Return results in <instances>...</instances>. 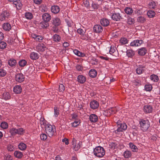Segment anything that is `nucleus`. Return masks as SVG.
<instances>
[{
  "mask_svg": "<svg viewBox=\"0 0 160 160\" xmlns=\"http://www.w3.org/2000/svg\"><path fill=\"white\" fill-rule=\"evenodd\" d=\"M140 129L143 132L147 131L150 126V122L147 119H141L139 121Z\"/></svg>",
  "mask_w": 160,
  "mask_h": 160,
  "instance_id": "f257e3e1",
  "label": "nucleus"
},
{
  "mask_svg": "<svg viewBox=\"0 0 160 160\" xmlns=\"http://www.w3.org/2000/svg\"><path fill=\"white\" fill-rule=\"evenodd\" d=\"M45 129L46 133L50 137H52L54 135L56 132L55 127L49 124H46Z\"/></svg>",
  "mask_w": 160,
  "mask_h": 160,
  "instance_id": "f03ea898",
  "label": "nucleus"
},
{
  "mask_svg": "<svg viewBox=\"0 0 160 160\" xmlns=\"http://www.w3.org/2000/svg\"><path fill=\"white\" fill-rule=\"evenodd\" d=\"M94 154L98 158L102 157L105 154V151L104 148L99 146L96 147L93 150Z\"/></svg>",
  "mask_w": 160,
  "mask_h": 160,
  "instance_id": "7ed1b4c3",
  "label": "nucleus"
},
{
  "mask_svg": "<svg viewBox=\"0 0 160 160\" xmlns=\"http://www.w3.org/2000/svg\"><path fill=\"white\" fill-rule=\"evenodd\" d=\"M10 132L12 136H14L16 134L22 135L25 133V130L22 128L18 129L13 128L11 129L10 130Z\"/></svg>",
  "mask_w": 160,
  "mask_h": 160,
  "instance_id": "20e7f679",
  "label": "nucleus"
},
{
  "mask_svg": "<svg viewBox=\"0 0 160 160\" xmlns=\"http://www.w3.org/2000/svg\"><path fill=\"white\" fill-rule=\"evenodd\" d=\"M127 127L126 124L124 123L118 125V128L117 130L114 131V133H117L118 132H122L127 129Z\"/></svg>",
  "mask_w": 160,
  "mask_h": 160,
  "instance_id": "39448f33",
  "label": "nucleus"
},
{
  "mask_svg": "<svg viewBox=\"0 0 160 160\" xmlns=\"http://www.w3.org/2000/svg\"><path fill=\"white\" fill-rule=\"evenodd\" d=\"M25 79V77L23 75L22 73H18L17 74L15 77L16 81L18 82H23Z\"/></svg>",
  "mask_w": 160,
  "mask_h": 160,
  "instance_id": "423d86ee",
  "label": "nucleus"
},
{
  "mask_svg": "<svg viewBox=\"0 0 160 160\" xmlns=\"http://www.w3.org/2000/svg\"><path fill=\"white\" fill-rule=\"evenodd\" d=\"M10 15L9 12L7 11H4L0 15V20L2 21L7 19Z\"/></svg>",
  "mask_w": 160,
  "mask_h": 160,
  "instance_id": "0eeeda50",
  "label": "nucleus"
},
{
  "mask_svg": "<svg viewBox=\"0 0 160 160\" xmlns=\"http://www.w3.org/2000/svg\"><path fill=\"white\" fill-rule=\"evenodd\" d=\"M143 42L142 40H136L132 42L130 44V45L132 47H138L141 45Z\"/></svg>",
  "mask_w": 160,
  "mask_h": 160,
  "instance_id": "6e6552de",
  "label": "nucleus"
},
{
  "mask_svg": "<svg viewBox=\"0 0 160 160\" xmlns=\"http://www.w3.org/2000/svg\"><path fill=\"white\" fill-rule=\"evenodd\" d=\"M112 18L114 21H118L122 18L121 16L119 13H114L112 15Z\"/></svg>",
  "mask_w": 160,
  "mask_h": 160,
  "instance_id": "1a4fd4ad",
  "label": "nucleus"
},
{
  "mask_svg": "<svg viewBox=\"0 0 160 160\" xmlns=\"http://www.w3.org/2000/svg\"><path fill=\"white\" fill-rule=\"evenodd\" d=\"M52 24L55 26H58L61 23V21L59 18H55L52 21Z\"/></svg>",
  "mask_w": 160,
  "mask_h": 160,
  "instance_id": "9d476101",
  "label": "nucleus"
},
{
  "mask_svg": "<svg viewBox=\"0 0 160 160\" xmlns=\"http://www.w3.org/2000/svg\"><path fill=\"white\" fill-rule=\"evenodd\" d=\"M51 18V15L47 13L43 14L42 15V19L44 21L48 22Z\"/></svg>",
  "mask_w": 160,
  "mask_h": 160,
  "instance_id": "9b49d317",
  "label": "nucleus"
},
{
  "mask_svg": "<svg viewBox=\"0 0 160 160\" xmlns=\"http://www.w3.org/2000/svg\"><path fill=\"white\" fill-rule=\"evenodd\" d=\"M93 31L96 33H100L102 31V28L100 25H95L93 28Z\"/></svg>",
  "mask_w": 160,
  "mask_h": 160,
  "instance_id": "f8f14e48",
  "label": "nucleus"
},
{
  "mask_svg": "<svg viewBox=\"0 0 160 160\" xmlns=\"http://www.w3.org/2000/svg\"><path fill=\"white\" fill-rule=\"evenodd\" d=\"M143 110L144 112L146 113H150L152 112V108L150 105H146L143 108Z\"/></svg>",
  "mask_w": 160,
  "mask_h": 160,
  "instance_id": "ddd939ff",
  "label": "nucleus"
},
{
  "mask_svg": "<svg viewBox=\"0 0 160 160\" xmlns=\"http://www.w3.org/2000/svg\"><path fill=\"white\" fill-rule=\"evenodd\" d=\"M60 9L58 6L54 5L51 7V11L53 13H58L60 11Z\"/></svg>",
  "mask_w": 160,
  "mask_h": 160,
  "instance_id": "4468645a",
  "label": "nucleus"
},
{
  "mask_svg": "<svg viewBox=\"0 0 160 160\" xmlns=\"http://www.w3.org/2000/svg\"><path fill=\"white\" fill-rule=\"evenodd\" d=\"M90 106L91 108L95 109L98 107L99 104L97 101L95 100L92 101L90 103Z\"/></svg>",
  "mask_w": 160,
  "mask_h": 160,
  "instance_id": "2eb2a0df",
  "label": "nucleus"
},
{
  "mask_svg": "<svg viewBox=\"0 0 160 160\" xmlns=\"http://www.w3.org/2000/svg\"><path fill=\"white\" fill-rule=\"evenodd\" d=\"M100 23L103 26H107L110 23L109 20L106 18H103L100 20Z\"/></svg>",
  "mask_w": 160,
  "mask_h": 160,
  "instance_id": "dca6fc26",
  "label": "nucleus"
},
{
  "mask_svg": "<svg viewBox=\"0 0 160 160\" xmlns=\"http://www.w3.org/2000/svg\"><path fill=\"white\" fill-rule=\"evenodd\" d=\"M46 47L42 43L38 44L36 47V49L38 51L43 52L45 51Z\"/></svg>",
  "mask_w": 160,
  "mask_h": 160,
  "instance_id": "f3484780",
  "label": "nucleus"
},
{
  "mask_svg": "<svg viewBox=\"0 0 160 160\" xmlns=\"http://www.w3.org/2000/svg\"><path fill=\"white\" fill-rule=\"evenodd\" d=\"M138 54L140 56H144L146 53L147 50L144 47L138 49Z\"/></svg>",
  "mask_w": 160,
  "mask_h": 160,
  "instance_id": "a211bd4d",
  "label": "nucleus"
},
{
  "mask_svg": "<svg viewBox=\"0 0 160 160\" xmlns=\"http://www.w3.org/2000/svg\"><path fill=\"white\" fill-rule=\"evenodd\" d=\"M89 120L91 122H96L98 120V116L95 114H91L89 116Z\"/></svg>",
  "mask_w": 160,
  "mask_h": 160,
  "instance_id": "6ab92c4d",
  "label": "nucleus"
},
{
  "mask_svg": "<svg viewBox=\"0 0 160 160\" xmlns=\"http://www.w3.org/2000/svg\"><path fill=\"white\" fill-rule=\"evenodd\" d=\"M97 74V71L95 69H92L89 72V75L90 77L94 78L96 77Z\"/></svg>",
  "mask_w": 160,
  "mask_h": 160,
  "instance_id": "aec40b11",
  "label": "nucleus"
},
{
  "mask_svg": "<svg viewBox=\"0 0 160 160\" xmlns=\"http://www.w3.org/2000/svg\"><path fill=\"white\" fill-rule=\"evenodd\" d=\"M135 55V52L132 49H128L127 51V55L129 58H132Z\"/></svg>",
  "mask_w": 160,
  "mask_h": 160,
  "instance_id": "412c9836",
  "label": "nucleus"
},
{
  "mask_svg": "<svg viewBox=\"0 0 160 160\" xmlns=\"http://www.w3.org/2000/svg\"><path fill=\"white\" fill-rule=\"evenodd\" d=\"M22 91L21 87L19 85L15 86L13 88V92L19 94Z\"/></svg>",
  "mask_w": 160,
  "mask_h": 160,
  "instance_id": "4be33fe9",
  "label": "nucleus"
},
{
  "mask_svg": "<svg viewBox=\"0 0 160 160\" xmlns=\"http://www.w3.org/2000/svg\"><path fill=\"white\" fill-rule=\"evenodd\" d=\"M77 79L78 82L81 83H84L86 80L85 77L82 75H79Z\"/></svg>",
  "mask_w": 160,
  "mask_h": 160,
  "instance_id": "5701e85b",
  "label": "nucleus"
},
{
  "mask_svg": "<svg viewBox=\"0 0 160 160\" xmlns=\"http://www.w3.org/2000/svg\"><path fill=\"white\" fill-rule=\"evenodd\" d=\"M17 63L16 60L13 58L10 59L8 61V64L11 67H14L15 66Z\"/></svg>",
  "mask_w": 160,
  "mask_h": 160,
  "instance_id": "b1692460",
  "label": "nucleus"
},
{
  "mask_svg": "<svg viewBox=\"0 0 160 160\" xmlns=\"http://www.w3.org/2000/svg\"><path fill=\"white\" fill-rule=\"evenodd\" d=\"M49 26V24L48 22L44 21L41 22L39 24V26L43 28H46Z\"/></svg>",
  "mask_w": 160,
  "mask_h": 160,
  "instance_id": "393cba45",
  "label": "nucleus"
},
{
  "mask_svg": "<svg viewBox=\"0 0 160 160\" xmlns=\"http://www.w3.org/2000/svg\"><path fill=\"white\" fill-rule=\"evenodd\" d=\"M74 53L79 57H84L86 56V54L77 49H74L73 50Z\"/></svg>",
  "mask_w": 160,
  "mask_h": 160,
  "instance_id": "a878e982",
  "label": "nucleus"
},
{
  "mask_svg": "<svg viewBox=\"0 0 160 160\" xmlns=\"http://www.w3.org/2000/svg\"><path fill=\"white\" fill-rule=\"evenodd\" d=\"M30 58L32 60H36L38 58L39 55L38 53L33 52L31 53Z\"/></svg>",
  "mask_w": 160,
  "mask_h": 160,
  "instance_id": "bb28decb",
  "label": "nucleus"
},
{
  "mask_svg": "<svg viewBox=\"0 0 160 160\" xmlns=\"http://www.w3.org/2000/svg\"><path fill=\"white\" fill-rule=\"evenodd\" d=\"M3 29L6 31H9L11 28V25L8 23H5L3 25Z\"/></svg>",
  "mask_w": 160,
  "mask_h": 160,
  "instance_id": "cd10ccee",
  "label": "nucleus"
},
{
  "mask_svg": "<svg viewBox=\"0 0 160 160\" xmlns=\"http://www.w3.org/2000/svg\"><path fill=\"white\" fill-rule=\"evenodd\" d=\"M129 146L130 148L131 149L132 151L133 152H136L138 151V148L132 143H129Z\"/></svg>",
  "mask_w": 160,
  "mask_h": 160,
  "instance_id": "c85d7f7f",
  "label": "nucleus"
},
{
  "mask_svg": "<svg viewBox=\"0 0 160 160\" xmlns=\"http://www.w3.org/2000/svg\"><path fill=\"white\" fill-rule=\"evenodd\" d=\"M32 36L36 41L40 42L43 39V37L40 36L33 34Z\"/></svg>",
  "mask_w": 160,
  "mask_h": 160,
  "instance_id": "c756f323",
  "label": "nucleus"
},
{
  "mask_svg": "<svg viewBox=\"0 0 160 160\" xmlns=\"http://www.w3.org/2000/svg\"><path fill=\"white\" fill-rule=\"evenodd\" d=\"M77 32L79 34L82 36H85V32H86V30L85 29L83 28V29L80 28L77 29Z\"/></svg>",
  "mask_w": 160,
  "mask_h": 160,
  "instance_id": "7c9ffc66",
  "label": "nucleus"
},
{
  "mask_svg": "<svg viewBox=\"0 0 160 160\" xmlns=\"http://www.w3.org/2000/svg\"><path fill=\"white\" fill-rule=\"evenodd\" d=\"M14 156L17 158H21L23 156L22 153L19 151H16L14 152Z\"/></svg>",
  "mask_w": 160,
  "mask_h": 160,
  "instance_id": "2f4dec72",
  "label": "nucleus"
},
{
  "mask_svg": "<svg viewBox=\"0 0 160 160\" xmlns=\"http://www.w3.org/2000/svg\"><path fill=\"white\" fill-rule=\"evenodd\" d=\"M13 4L18 8V7L20 8L22 5L20 0H15L13 2Z\"/></svg>",
  "mask_w": 160,
  "mask_h": 160,
  "instance_id": "473e14b6",
  "label": "nucleus"
},
{
  "mask_svg": "<svg viewBox=\"0 0 160 160\" xmlns=\"http://www.w3.org/2000/svg\"><path fill=\"white\" fill-rule=\"evenodd\" d=\"M18 148L21 150H24L27 148V145L23 142H20L18 145Z\"/></svg>",
  "mask_w": 160,
  "mask_h": 160,
  "instance_id": "72a5a7b5",
  "label": "nucleus"
},
{
  "mask_svg": "<svg viewBox=\"0 0 160 160\" xmlns=\"http://www.w3.org/2000/svg\"><path fill=\"white\" fill-rule=\"evenodd\" d=\"M146 20V18L143 16H142L138 17L137 18V22L141 23H144L145 22Z\"/></svg>",
  "mask_w": 160,
  "mask_h": 160,
  "instance_id": "f704fd0d",
  "label": "nucleus"
},
{
  "mask_svg": "<svg viewBox=\"0 0 160 160\" xmlns=\"http://www.w3.org/2000/svg\"><path fill=\"white\" fill-rule=\"evenodd\" d=\"M10 94L8 92L4 93L2 96V98L5 100H8L10 98Z\"/></svg>",
  "mask_w": 160,
  "mask_h": 160,
  "instance_id": "c9c22d12",
  "label": "nucleus"
},
{
  "mask_svg": "<svg viewBox=\"0 0 160 160\" xmlns=\"http://www.w3.org/2000/svg\"><path fill=\"white\" fill-rule=\"evenodd\" d=\"M52 38L55 42H58L60 41L61 40V37L58 35L55 34L53 36Z\"/></svg>",
  "mask_w": 160,
  "mask_h": 160,
  "instance_id": "e433bc0d",
  "label": "nucleus"
},
{
  "mask_svg": "<svg viewBox=\"0 0 160 160\" xmlns=\"http://www.w3.org/2000/svg\"><path fill=\"white\" fill-rule=\"evenodd\" d=\"M72 147H73L75 151H78L82 147V142H79L77 144L76 143L75 145Z\"/></svg>",
  "mask_w": 160,
  "mask_h": 160,
  "instance_id": "4c0bfd02",
  "label": "nucleus"
},
{
  "mask_svg": "<svg viewBox=\"0 0 160 160\" xmlns=\"http://www.w3.org/2000/svg\"><path fill=\"white\" fill-rule=\"evenodd\" d=\"M125 12L128 14H131L133 12V10L132 9L129 7H127L124 9Z\"/></svg>",
  "mask_w": 160,
  "mask_h": 160,
  "instance_id": "58836bf2",
  "label": "nucleus"
},
{
  "mask_svg": "<svg viewBox=\"0 0 160 160\" xmlns=\"http://www.w3.org/2000/svg\"><path fill=\"white\" fill-rule=\"evenodd\" d=\"M147 14L149 18H152L154 17L155 13L153 11L149 10L147 12Z\"/></svg>",
  "mask_w": 160,
  "mask_h": 160,
  "instance_id": "ea45409f",
  "label": "nucleus"
},
{
  "mask_svg": "<svg viewBox=\"0 0 160 160\" xmlns=\"http://www.w3.org/2000/svg\"><path fill=\"white\" fill-rule=\"evenodd\" d=\"M151 80L154 82H158L159 80L158 76L155 74H152L150 77Z\"/></svg>",
  "mask_w": 160,
  "mask_h": 160,
  "instance_id": "a19ab883",
  "label": "nucleus"
},
{
  "mask_svg": "<svg viewBox=\"0 0 160 160\" xmlns=\"http://www.w3.org/2000/svg\"><path fill=\"white\" fill-rule=\"evenodd\" d=\"M148 6L151 8L154 9L156 7V4L154 2L152 1L149 2Z\"/></svg>",
  "mask_w": 160,
  "mask_h": 160,
  "instance_id": "79ce46f5",
  "label": "nucleus"
},
{
  "mask_svg": "<svg viewBox=\"0 0 160 160\" xmlns=\"http://www.w3.org/2000/svg\"><path fill=\"white\" fill-rule=\"evenodd\" d=\"M128 40L125 38H121L119 40V42L122 44H125L128 43Z\"/></svg>",
  "mask_w": 160,
  "mask_h": 160,
  "instance_id": "37998d69",
  "label": "nucleus"
},
{
  "mask_svg": "<svg viewBox=\"0 0 160 160\" xmlns=\"http://www.w3.org/2000/svg\"><path fill=\"white\" fill-rule=\"evenodd\" d=\"M54 116L57 117L59 114V109L56 107L54 108Z\"/></svg>",
  "mask_w": 160,
  "mask_h": 160,
  "instance_id": "c03bdc74",
  "label": "nucleus"
},
{
  "mask_svg": "<svg viewBox=\"0 0 160 160\" xmlns=\"http://www.w3.org/2000/svg\"><path fill=\"white\" fill-rule=\"evenodd\" d=\"M27 63V61L25 60H20L18 62L19 65L21 67H23Z\"/></svg>",
  "mask_w": 160,
  "mask_h": 160,
  "instance_id": "a18cd8bd",
  "label": "nucleus"
},
{
  "mask_svg": "<svg viewBox=\"0 0 160 160\" xmlns=\"http://www.w3.org/2000/svg\"><path fill=\"white\" fill-rule=\"evenodd\" d=\"M0 126L2 128L6 129L8 127V124L7 122H3L1 123Z\"/></svg>",
  "mask_w": 160,
  "mask_h": 160,
  "instance_id": "49530a36",
  "label": "nucleus"
},
{
  "mask_svg": "<svg viewBox=\"0 0 160 160\" xmlns=\"http://www.w3.org/2000/svg\"><path fill=\"white\" fill-rule=\"evenodd\" d=\"M7 46L6 43L4 41L0 42V49H4L6 48Z\"/></svg>",
  "mask_w": 160,
  "mask_h": 160,
  "instance_id": "de8ad7c7",
  "label": "nucleus"
},
{
  "mask_svg": "<svg viewBox=\"0 0 160 160\" xmlns=\"http://www.w3.org/2000/svg\"><path fill=\"white\" fill-rule=\"evenodd\" d=\"M131 152L129 151H126L124 153V156L125 158H128L131 156Z\"/></svg>",
  "mask_w": 160,
  "mask_h": 160,
  "instance_id": "09e8293b",
  "label": "nucleus"
},
{
  "mask_svg": "<svg viewBox=\"0 0 160 160\" xmlns=\"http://www.w3.org/2000/svg\"><path fill=\"white\" fill-rule=\"evenodd\" d=\"M143 67H140L136 69L137 73L138 74H140L142 73L143 71Z\"/></svg>",
  "mask_w": 160,
  "mask_h": 160,
  "instance_id": "8fccbe9b",
  "label": "nucleus"
},
{
  "mask_svg": "<svg viewBox=\"0 0 160 160\" xmlns=\"http://www.w3.org/2000/svg\"><path fill=\"white\" fill-rule=\"evenodd\" d=\"M26 18L28 19H31L32 18V15L31 13L29 12H26L25 15Z\"/></svg>",
  "mask_w": 160,
  "mask_h": 160,
  "instance_id": "3c124183",
  "label": "nucleus"
},
{
  "mask_svg": "<svg viewBox=\"0 0 160 160\" xmlns=\"http://www.w3.org/2000/svg\"><path fill=\"white\" fill-rule=\"evenodd\" d=\"M4 160H12L13 158L11 155L6 154L4 156Z\"/></svg>",
  "mask_w": 160,
  "mask_h": 160,
  "instance_id": "603ef678",
  "label": "nucleus"
},
{
  "mask_svg": "<svg viewBox=\"0 0 160 160\" xmlns=\"http://www.w3.org/2000/svg\"><path fill=\"white\" fill-rule=\"evenodd\" d=\"M80 123V122L78 120L75 121L71 123L72 127H77Z\"/></svg>",
  "mask_w": 160,
  "mask_h": 160,
  "instance_id": "864d4df0",
  "label": "nucleus"
},
{
  "mask_svg": "<svg viewBox=\"0 0 160 160\" xmlns=\"http://www.w3.org/2000/svg\"><path fill=\"white\" fill-rule=\"evenodd\" d=\"M145 89L147 91H150L152 90V86L150 85H146L145 86Z\"/></svg>",
  "mask_w": 160,
  "mask_h": 160,
  "instance_id": "5fc2aeb1",
  "label": "nucleus"
},
{
  "mask_svg": "<svg viewBox=\"0 0 160 160\" xmlns=\"http://www.w3.org/2000/svg\"><path fill=\"white\" fill-rule=\"evenodd\" d=\"M6 74V72L5 70L3 69H0V76L4 77Z\"/></svg>",
  "mask_w": 160,
  "mask_h": 160,
  "instance_id": "6e6d98bb",
  "label": "nucleus"
},
{
  "mask_svg": "<svg viewBox=\"0 0 160 160\" xmlns=\"http://www.w3.org/2000/svg\"><path fill=\"white\" fill-rule=\"evenodd\" d=\"M127 22L128 24L131 25L134 23V19L131 18H129L128 19Z\"/></svg>",
  "mask_w": 160,
  "mask_h": 160,
  "instance_id": "4d7b16f0",
  "label": "nucleus"
},
{
  "mask_svg": "<svg viewBox=\"0 0 160 160\" xmlns=\"http://www.w3.org/2000/svg\"><path fill=\"white\" fill-rule=\"evenodd\" d=\"M40 138L42 140L44 141L47 138V135L45 133H42L40 135Z\"/></svg>",
  "mask_w": 160,
  "mask_h": 160,
  "instance_id": "13d9d810",
  "label": "nucleus"
},
{
  "mask_svg": "<svg viewBox=\"0 0 160 160\" xmlns=\"http://www.w3.org/2000/svg\"><path fill=\"white\" fill-rule=\"evenodd\" d=\"M133 85L135 86H137L140 85V82L138 79H136L133 80Z\"/></svg>",
  "mask_w": 160,
  "mask_h": 160,
  "instance_id": "bf43d9fd",
  "label": "nucleus"
},
{
  "mask_svg": "<svg viewBox=\"0 0 160 160\" xmlns=\"http://www.w3.org/2000/svg\"><path fill=\"white\" fill-rule=\"evenodd\" d=\"M15 147L12 145H10L8 146V151L11 152L14 150Z\"/></svg>",
  "mask_w": 160,
  "mask_h": 160,
  "instance_id": "052dcab7",
  "label": "nucleus"
},
{
  "mask_svg": "<svg viewBox=\"0 0 160 160\" xmlns=\"http://www.w3.org/2000/svg\"><path fill=\"white\" fill-rule=\"evenodd\" d=\"M65 89V87L63 84H61L59 85V90L60 92H62Z\"/></svg>",
  "mask_w": 160,
  "mask_h": 160,
  "instance_id": "680f3d73",
  "label": "nucleus"
},
{
  "mask_svg": "<svg viewBox=\"0 0 160 160\" xmlns=\"http://www.w3.org/2000/svg\"><path fill=\"white\" fill-rule=\"evenodd\" d=\"M116 51V48L114 46L111 47V48L109 50L110 53L111 54L113 53Z\"/></svg>",
  "mask_w": 160,
  "mask_h": 160,
  "instance_id": "e2e57ef3",
  "label": "nucleus"
},
{
  "mask_svg": "<svg viewBox=\"0 0 160 160\" xmlns=\"http://www.w3.org/2000/svg\"><path fill=\"white\" fill-rule=\"evenodd\" d=\"M83 3L85 6L87 8L89 7L90 6L89 2L87 0H84Z\"/></svg>",
  "mask_w": 160,
  "mask_h": 160,
  "instance_id": "0e129e2a",
  "label": "nucleus"
},
{
  "mask_svg": "<svg viewBox=\"0 0 160 160\" xmlns=\"http://www.w3.org/2000/svg\"><path fill=\"white\" fill-rule=\"evenodd\" d=\"M57 27L54 26L52 28V30L54 32L57 33L58 31V28Z\"/></svg>",
  "mask_w": 160,
  "mask_h": 160,
  "instance_id": "69168bd1",
  "label": "nucleus"
},
{
  "mask_svg": "<svg viewBox=\"0 0 160 160\" xmlns=\"http://www.w3.org/2000/svg\"><path fill=\"white\" fill-rule=\"evenodd\" d=\"M66 21L68 26L69 27H72V22L71 21H69L68 20L66 19Z\"/></svg>",
  "mask_w": 160,
  "mask_h": 160,
  "instance_id": "338daca9",
  "label": "nucleus"
},
{
  "mask_svg": "<svg viewBox=\"0 0 160 160\" xmlns=\"http://www.w3.org/2000/svg\"><path fill=\"white\" fill-rule=\"evenodd\" d=\"M33 2L36 4H40L42 2V0H33Z\"/></svg>",
  "mask_w": 160,
  "mask_h": 160,
  "instance_id": "774afa93",
  "label": "nucleus"
}]
</instances>
